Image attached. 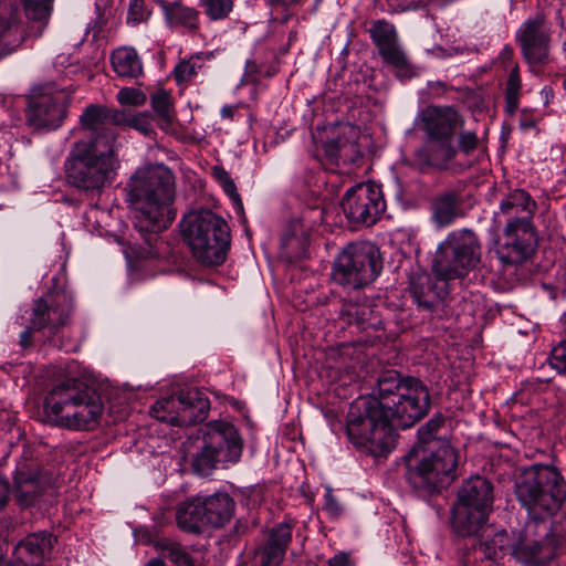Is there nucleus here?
Masks as SVG:
<instances>
[{"label":"nucleus","mask_w":566,"mask_h":566,"mask_svg":"<svg viewBox=\"0 0 566 566\" xmlns=\"http://www.w3.org/2000/svg\"><path fill=\"white\" fill-rule=\"evenodd\" d=\"M430 408L428 387L418 378L385 375L378 380V395L355 400L347 413L348 439L370 454L390 452L395 430L422 419Z\"/></svg>","instance_id":"1"},{"label":"nucleus","mask_w":566,"mask_h":566,"mask_svg":"<svg viewBox=\"0 0 566 566\" xmlns=\"http://www.w3.org/2000/svg\"><path fill=\"white\" fill-rule=\"evenodd\" d=\"M481 244L475 233L460 229L448 234L439 243L432 259L431 270L410 277L409 291L418 307L433 312L448 295V281L462 277L480 262Z\"/></svg>","instance_id":"2"},{"label":"nucleus","mask_w":566,"mask_h":566,"mask_svg":"<svg viewBox=\"0 0 566 566\" xmlns=\"http://www.w3.org/2000/svg\"><path fill=\"white\" fill-rule=\"evenodd\" d=\"M124 123V115L108 106L91 104L80 116L81 128L90 133V140L74 143L65 159V177H108L116 175L119 161L115 154V126Z\"/></svg>","instance_id":"3"},{"label":"nucleus","mask_w":566,"mask_h":566,"mask_svg":"<svg viewBox=\"0 0 566 566\" xmlns=\"http://www.w3.org/2000/svg\"><path fill=\"white\" fill-rule=\"evenodd\" d=\"M174 179H130L128 200L136 208L135 227L144 239L137 255L143 259L160 256L163 242L158 233L166 229L176 214L170 208L175 199Z\"/></svg>","instance_id":"4"},{"label":"nucleus","mask_w":566,"mask_h":566,"mask_svg":"<svg viewBox=\"0 0 566 566\" xmlns=\"http://www.w3.org/2000/svg\"><path fill=\"white\" fill-rule=\"evenodd\" d=\"M44 411L55 424L71 430H92L98 423L104 403L98 391L72 378L54 386L44 399Z\"/></svg>","instance_id":"5"},{"label":"nucleus","mask_w":566,"mask_h":566,"mask_svg":"<svg viewBox=\"0 0 566 566\" xmlns=\"http://www.w3.org/2000/svg\"><path fill=\"white\" fill-rule=\"evenodd\" d=\"M514 492L528 521H549L566 500V481L558 469L551 464L535 463L523 468Z\"/></svg>","instance_id":"6"},{"label":"nucleus","mask_w":566,"mask_h":566,"mask_svg":"<svg viewBox=\"0 0 566 566\" xmlns=\"http://www.w3.org/2000/svg\"><path fill=\"white\" fill-rule=\"evenodd\" d=\"M180 232L192 256L202 265L218 266L230 249V228L211 210L190 211L180 222Z\"/></svg>","instance_id":"7"},{"label":"nucleus","mask_w":566,"mask_h":566,"mask_svg":"<svg viewBox=\"0 0 566 566\" xmlns=\"http://www.w3.org/2000/svg\"><path fill=\"white\" fill-rule=\"evenodd\" d=\"M382 270L377 245L369 241L349 243L336 258L332 277L345 289H361L373 283Z\"/></svg>","instance_id":"8"},{"label":"nucleus","mask_w":566,"mask_h":566,"mask_svg":"<svg viewBox=\"0 0 566 566\" xmlns=\"http://www.w3.org/2000/svg\"><path fill=\"white\" fill-rule=\"evenodd\" d=\"M493 504L492 483L480 475L465 480L458 491L457 502L452 509V527L460 536L476 533Z\"/></svg>","instance_id":"9"},{"label":"nucleus","mask_w":566,"mask_h":566,"mask_svg":"<svg viewBox=\"0 0 566 566\" xmlns=\"http://www.w3.org/2000/svg\"><path fill=\"white\" fill-rule=\"evenodd\" d=\"M243 441L237 428L227 421H210L203 431V447L193 459V470L208 475L218 463H237Z\"/></svg>","instance_id":"10"},{"label":"nucleus","mask_w":566,"mask_h":566,"mask_svg":"<svg viewBox=\"0 0 566 566\" xmlns=\"http://www.w3.org/2000/svg\"><path fill=\"white\" fill-rule=\"evenodd\" d=\"M560 543L551 521H527L513 531L511 556L525 566H544L558 555Z\"/></svg>","instance_id":"11"},{"label":"nucleus","mask_w":566,"mask_h":566,"mask_svg":"<svg viewBox=\"0 0 566 566\" xmlns=\"http://www.w3.org/2000/svg\"><path fill=\"white\" fill-rule=\"evenodd\" d=\"M458 119L457 111L450 106H428L420 113L418 128L426 133L430 143H437V147L430 145L429 166L443 170L454 158L452 137Z\"/></svg>","instance_id":"12"},{"label":"nucleus","mask_w":566,"mask_h":566,"mask_svg":"<svg viewBox=\"0 0 566 566\" xmlns=\"http://www.w3.org/2000/svg\"><path fill=\"white\" fill-rule=\"evenodd\" d=\"M359 129L355 125L343 124L334 137L323 146L327 165L335 166L329 171L347 177H359L371 172L369 158L365 157L357 144Z\"/></svg>","instance_id":"13"},{"label":"nucleus","mask_w":566,"mask_h":566,"mask_svg":"<svg viewBox=\"0 0 566 566\" xmlns=\"http://www.w3.org/2000/svg\"><path fill=\"white\" fill-rule=\"evenodd\" d=\"M457 465L455 449L447 442H439V447L422 457L416 467H408L406 476L415 489L431 493L453 480Z\"/></svg>","instance_id":"14"},{"label":"nucleus","mask_w":566,"mask_h":566,"mask_svg":"<svg viewBox=\"0 0 566 566\" xmlns=\"http://www.w3.org/2000/svg\"><path fill=\"white\" fill-rule=\"evenodd\" d=\"M343 209L346 217L355 223L375 224L386 210L380 185L368 179L348 189L343 200Z\"/></svg>","instance_id":"15"},{"label":"nucleus","mask_w":566,"mask_h":566,"mask_svg":"<svg viewBox=\"0 0 566 566\" xmlns=\"http://www.w3.org/2000/svg\"><path fill=\"white\" fill-rule=\"evenodd\" d=\"M73 300L66 292H49L34 301L29 323L35 331L55 335L71 319Z\"/></svg>","instance_id":"16"},{"label":"nucleus","mask_w":566,"mask_h":566,"mask_svg":"<svg viewBox=\"0 0 566 566\" xmlns=\"http://www.w3.org/2000/svg\"><path fill=\"white\" fill-rule=\"evenodd\" d=\"M536 234L532 222L526 219L506 220L503 241L496 255L503 264L516 265L526 261L535 251Z\"/></svg>","instance_id":"17"},{"label":"nucleus","mask_w":566,"mask_h":566,"mask_svg":"<svg viewBox=\"0 0 566 566\" xmlns=\"http://www.w3.org/2000/svg\"><path fill=\"white\" fill-rule=\"evenodd\" d=\"M175 412L169 421L176 426H191L206 419L210 402L197 389L180 391L177 397L156 402V407Z\"/></svg>","instance_id":"18"},{"label":"nucleus","mask_w":566,"mask_h":566,"mask_svg":"<svg viewBox=\"0 0 566 566\" xmlns=\"http://www.w3.org/2000/svg\"><path fill=\"white\" fill-rule=\"evenodd\" d=\"M66 101L62 94H42L29 102L28 123L35 129H55L66 117Z\"/></svg>","instance_id":"19"},{"label":"nucleus","mask_w":566,"mask_h":566,"mask_svg":"<svg viewBox=\"0 0 566 566\" xmlns=\"http://www.w3.org/2000/svg\"><path fill=\"white\" fill-rule=\"evenodd\" d=\"M517 41L530 65H544L549 61V34L541 20L525 21L518 30Z\"/></svg>","instance_id":"20"},{"label":"nucleus","mask_w":566,"mask_h":566,"mask_svg":"<svg viewBox=\"0 0 566 566\" xmlns=\"http://www.w3.org/2000/svg\"><path fill=\"white\" fill-rule=\"evenodd\" d=\"M160 8L164 21L172 32L196 35L200 31V12L192 7H188L179 0L160 1Z\"/></svg>","instance_id":"21"},{"label":"nucleus","mask_w":566,"mask_h":566,"mask_svg":"<svg viewBox=\"0 0 566 566\" xmlns=\"http://www.w3.org/2000/svg\"><path fill=\"white\" fill-rule=\"evenodd\" d=\"M465 537H476L478 548L486 559L499 560L511 555L513 544V531L507 533L504 528H497L483 522V526L474 533Z\"/></svg>","instance_id":"22"},{"label":"nucleus","mask_w":566,"mask_h":566,"mask_svg":"<svg viewBox=\"0 0 566 566\" xmlns=\"http://www.w3.org/2000/svg\"><path fill=\"white\" fill-rule=\"evenodd\" d=\"M201 503L207 527H222L233 517L235 503L227 492L201 496Z\"/></svg>","instance_id":"23"},{"label":"nucleus","mask_w":566,"mask_h":566,"mask_svg":"<svg viewBox=\"0 0 566 566\" xmlns=\"http://www.w3.org/2000/svg\"><path fill=\"white\" fill-rule=\"evenodd\" d=\"M202 510L201 496L180 503L176 511L178 527L188 533L200 534L207 527Z\"/></svg>","instance_id":"24"},{"label":"nucleus","mask_w":566,"mask_h":566,"mask_svg":"<svg viewBox=\"0 0 566 566\" xmlns=\"http://www.w3.org/2000/svg\"><path fill=\"white\" fill-rule=\"evenodd\" d=\"M535 209V201L523 189L511 191L500 203V211L507 216V220L526 219V221L532 222Z\"/></svg>","instance_id":"25"},{"label":"nucleus","mask_w":566,"mask_h":566,"mask_svg":"<svg viewBox=\"0 0 566 566\" xmlns=\"http://www.w3.org/2000/svg\"><path fill=\"white\" fill-rule=\"evenodd\" d=\"M310 228L301 220H292L282 235L283 253L290 259L302 258L308 245Z\"/></svg>","instance_id":"26"},{"label":"nucleus","mask_w":566,"mask_h":566,"mask_svg":"<svg viewBox=\"0 0 566 566\" xmlns=\"http://www.w3.org/2000/svg\"><path fill=\"white\" fill-rule=\"evenodd\" d=\"M111 63L114 72L126 78H137L143 75V63L134 48L124 46L113 51Z\"/></svg>","instance_id":"27"},{"label":"nucleus","mask_w":566,"mask_h":566,"mask_svg":"<svg viewBox=\"0 0 566 566\" xmlns=\"http://www.w3.org/2000/svg\"><path fill=\"white\" fill-rule=\"evenodd\" d=\"M24 33L20 23L7 11H0V57L14 52L23 42Z\"/></svg>","instance_id":"28"},{"label":"nucleus","mask_w":566,"mask_h":566,"mask_svg":"<svg viewBox=\"0 0 566 566\" xmlns=\"http://www.w3.org/2000/svg\"><path fill=\"white\" fill-rule=\"evenodd\" d=\"M343 318L349 324H355L359 329L381 328L382 322L369 305L348 304L342 311Z\"/></svg>","instance_id":"29"},{"label":"nucleus","mask_w":566,"mask_h":566,"mask_svg":"<svg viewBox=\"0 0 566 566\" xmlns=\"http://www.w3.org/2000/svg\"><path fill=\"white\" fill-rule=\"evenodd\" d=\"M382 61L396 71L398 77H411L413 72L407 55L399 46L398 42L389 44L378 50Z\"/></svg>","instance_id":"30"},{"label":"nucleus","mask_w":566,"mask_h":566,"mask_svg":"<svg viewBox=\"0 0 566 566\" xmlns=\"http://www.w3.org/2000/svg\"><path fill=\"white\" fill-rule=\"evenodd\" d=\"M38 480V469L33 461L25 457L17 464L14 482L21 495L35 494V482Z\"/></svg>","instance_id":"31"},{"label":"nucleus","mask_w":566,"mask_h":566,"mask_svg":"<svg viewBox=\"0 0 566 566\" xmlns=\"http://www.w3.org/2000/svg\"><path fill=\"white\" fill-rule=\"evenodd\" d=\"M150 105L156 115L158 125L163 129L170 128L174 122L172 102L170 94L165 90L156 91L150 97Z\"/></svg>","instance_id":"32"},{"label":"nucleus","mask_w":566,"mask_h":566,"mask_svg":"<svg viewBox=\"0 0 566 566\" xmlns=\"http://www.w3.org/2000/svg\"><path fill=\"white\" fill-rule=\"evenodd\" d=\"M458 196L454 192H448L437 199L434 203V218L437 222L444 227L453 222L457 217Z\"/></svg>","instance_id":"33"},{"label":"nucleus","mask_w":566,"mask_h":566,"mask_svg":"<svg viewBox=\"0 0 566 566\" xmlns=\"http://www.w3.org/2000/svg\"><path fill=\"white\" fill-rule=\"evenodd\" d=\"M54 0H24V12L29 20L39 23L41 32L49 22Z\"/></svg>","instance_id":"34"},{"label":"nucleus","mask_w":566,"mask_h":566,"mask_svg":"<svg viewBox=\"0 0 566 566\" xmlns=\"http://www.w3.org/2000/svg\"><path fill=\"white\" fill-rule=\"evenodd\" d=\"M369 34L378 50L398 42V34L395 27L386 20L375 21L369 29Z\"/></svg>","instance_id":"35"},{"label":"nucleus","mask_w":566,"mask_h":566,"mask_svg":"<svg viewBox=\"0 0 566 566\" xmlns=\"http://www.w3.org/2000/svg\"><path fill=\"white\" fill-rule=\"evenodd\" d=\"M203 67L200 54L180 61L174 69V77L177 84L189 82Z\"/></svg>","instance_id":"36"},{"label":"nucleus","mask_w":566,"mask_h":566,"mask_svg":"<svg viewBox=\"0 0 566 566\" xmlns=\"http://www.w3.org/2000/svg\"><path fill=\"white\" fill-rule=\"evenodd\" d=\"M200 7L211 21L224 20L233 10V0H200Z\"/></svg>","instance_id":"37"},{"label":"nucleus","mask_w":566,"mask_h":566,"mask_svg":"<svg viewBox=\"0 0 566 566\" xmlns=\"http://www.w3.org/2000/svg\"><path fill=\"white\" fill-rule=\"evenodd\" d=\"M292 525L290 523H279L271 528L266 539V544L286 553L292 542Z\"/></svg>","instance_id":"38"},{"label":"nucleus","mask_w":566,"mask_h":566,"mask_svg":"<svg viewBox=\"0 0 566 566\" xmlns=\"http://www.w3.org/2000/svg\"><path fill=\"white\" fill-rule=\"evenodd\" d=\"M521 86L518 70L517 67H514L509 74L505 90V101L511 113H513L518 107Z\"/></svg>","instance_id":"39"},{"label":"nucleus","mask_w":566,"mask_h":566,"mask_svg":"<svg viewBox=\"0 0 566 566\" xmlns=\"http://www.w3.org/2000/svg\"><path fill=\"white\" fill-rule=\"evenodd\" d=\"M164 557L175 566H193V560L188 552L178 543H168L163 547Z\"/></svg>","instance_id":"40"},{"label":"nucleus","mask_w":566,"mask_h":566,"mask_svg":"<svg viewBox=\"0 0 566 566\" xmlns=\"http://www.w3.org/2000/svg\"><path fill=\"white\" fill-rule=\"evenodd\" d=\"M285 557L281 549L272 547L264 543L255 551V558L260 566H280Z\"/></svg>","instance_id":"41"},{"label":"nucleus","mask_w":566,"mask_h":566,"mask_svg":"<svg viewBox=\"0 0 566 566\" xmlns=\"http://www.w3.org/2000/svg\"><path fill=\"white\" fill-rule=\"evenodd\" d=\"M170 169L161 163H145L134 174L133 177H170Z\"/></svg>","instance_id":"42"},{"label":"nucleus","mask_w":566,"mask_h":566,"mask_svg":"<svg viewBox=\"0 0 566 566\" xmlns=\"http://www.w3.org/2000/svg\"><path fill=\"white\" fill-rule=\"evenodd\" d=\"M117 99L122 105L142 106L146 103V95L138 88L125 87L117 94Z\"/></svg>","instance_id":"43"},{"label":"nucleus","mask_w":566,"mask_h":566,"mask_svg":"<svg viewBox=\"0 0 566 566\" xmlns=\"http://www.w3.org/2000/svg\"><path fill=\"white\" fill-rule=\"evenodd\" d=\"M149 15V12L146 10L144 0H130L128 13H127V23L132 25H137L140 22L145 21Z\"/></svg>","instance_id":"44"},{"label":"nucleus","mask_w":566,"mask_h":566,"mask_svg":"<svg viewBox=\"0 0 566 566\" xmlns=\"http://www.w3.org/2000/svg\"><path fill=\"white\" fill-rule=\"evenodd\" d=\"M549 364L557 373L566 375V339L552 349Z\"/></svg>","instance_id":"45"},{"label":"nucleus","mask_w":566,"mask_h":566,"mask_svg":"<svg viewBox=\"0 0 566 566\" xmlns=\"http://www.w3.org/2000/svg\"><path fill=\"white\" fill-rule=\"evenodd\" d=\"M443 423V417L438 415L431 418L424 426L420 427L418 430V437L421 442L428 443L430 442L434 436L437 434L439 428Z\"/></svg>","instance_id":"46"},{"label":"nucleus","mask_w":566,"mask_h":566,"mask_svg":"<svg viewBox=\"0 0 566 566\" xmlns=\"http://www.w3.org/2000/svg\"><path fill=\"white\" fill-rule=\"evenodd\" d=\"M129 127L135 128L144 136H149L154 133L149 115L140 113L124 120Z\"/></svg>","instance_id":"47"},{"label":"nucleus","mask_w":566,"mask_h":566,"mask_svg":"<svg viewBox=\"0 0 566 566\" xmlns=\"http://www.w3.org/2000/svg\"><path fill=\"white\" fill-rule=\"evenodd\" d=\"M324 510L333 518H337L344 512L343 505L337 501L329 486L325 489Z\"/></svg>","instance_id":"48"},{"label":"nucleus","mask_w":566,"mask_h":566,"mask_svg":"<svg viewBox=\"0 0 566 566\" xmlns=\"http://www.w3.org/2000/svg\"><path fill=\"white\" fill-rule=\"evenodd\" d=\"M479 145V138L474 132L461 130L459 134V148L460 151L469 155L473 153Z\"/></svg>","instance_id":"49"},{"label":"nucleus","mask_w":566,"mask_h":566,"mask_svg":"<svg viewBox=\"0 0 566 566\" xmlns=\"http://www.w3.org/2000/svg\"><path fill=\"white\" fill-rule=\"evenodd\" d=\"M71 185L85 192L99 189L104 186L103 179H72Z\"/></svg>","instance_id":"50"},{"label":"nucleus","mask_w":566,"mask_h":566,"mask_svg":"<svg viewBox=\"0 0 566 566\" xmlns=\"http://www.w3.org/2000/svg\"><path fill=\"white\" fill-rule=\"evenodd\" d=\"M260 67L254 60H248L244 67V80L247 82H256L260 75Z\"/></svg>","instance_id":"51"},{"label":"nucleus","mask_w":566,"mask_h":566,"mask_svg":"<svg viewBox=\"0 0 566 566\" xmlns=\"http://www.w3.org/2000/svg\"><path fill=\"white\" fill-rule=\"evenodd\" d=\"M271 9H283L287 11L291 7L300 6L306 0H265Z\"/></svg>","instance_id":"52"},{"label":"nucleus","mask_w":566,"mask_h":566,"mask_svg":"<svg viewBox=\"0 0 566 566\" xmlns=\"http://www.w3.org/2000/svg\"><path fill=\"white\" fill-rule=\"evenodd\" d=\"M221 181H223L224 190L230 193V196L234 200L238 209L240 211H242L243 210V206H242V202H241V199H240L239 195L235 192L233 180L232 179H221Z\"/></svg>","instance_id":"53"},{"label":"nucleus","mask_w":566,"mask_h":566,"mask_svg":"<svg viewBox=\"0 0 566 566\" xmlns=\"http://www.w3.org/2000/svg\"><path fill=\"white\" fill-rule=\"evenodd\" d=\"M33 331H35V329L32 328V326L30 325L23 332H21L19 344L22 348L25 349L32 345V332Z\"/></svg>","instance_id":"54"},{"label":"nucleus","mask_w":566,"mask_h":566,"mask_svg":"<svg viewBox=\"0 0 566 566\" xmlns=\"http://www.w3.org/2000/svg\"><path fill=\"white\" fill-rule=\"evenodd\" d=\"M329 566H348L349 559L346 554H338L332 557L328 562Z\"/></svg>","instance_id":"55"},{"label":"nucleus","mask_w":566,"mask_h":566,"mask_svg":"<svg viewBox=\"0 0 566 566\" xmlns=\"http://www.w3.org/2000/svg\"><path fill=\"white\" fill-rule=\"evenodd\" d=\"M9 494V486L6 481L0 478V509H2L7 502Z\"/></svg>","instance_id":"56"},{"label":"nucleus","mask_w":566,"mask_h":566,"mask_svg":"<svg viewBox=\"0 0 566 566\" xmlns=\"http://www.w3.org/2000/svg\"><path fill=\"white\" fill-rule=\"evenodd\" d=\"M233 114H234V108L232 106H229V105H224L222 108H221V116L223 118H232L233 117Z\"/></svg>","instance_id":"57"},{"label":"nucleus","mask_w":566,"mask_h":566,"mask_svg":"<svg viewBox=\"0 0 566 566\" xmlns=\"http://www.w3.org/2000/svg\"><path fill=\"white\" fill-rule=\"evenodd\" d=\"M145 566H165V563L160 558H151Z\"/></svg>","instance_id":"58"},{"label":"nucleus","mask_w":566,"mask_h":566,"mask_svg":"<svg viewBox=\"0 0 566 566\" xmlns=\"http://www.w3.org/2000/svg\"><path fill=\"white\" fill-rule=\"evenodd\" d=\"M419 179H412V182L408 185V191L412 192L413 189H418L420 187Z\"/></svg>","instance_id":"59"},{"label":"nucleus","mask_w":566,"mask_h":566,"mask_svg":"<svg viewBox=\"0 0 566 566\" xmlns=\"http://www.w3.org/2000/svg\"><path fill=\"white\" fill-rule=\"evenodd\" d=\"M223 175H226V172H224V171H222V174H220V172H219V170H218V168H217V167H214V177L220 178V177H223Z\"/></svg>","instance_id":"60"},{"label":"nucleus","mask_w":566,"mask_h":566,"mask_svg":"<svg viewBox=\"0 0 566 566\" xmlns=\"http://www.w3.org/2000/svg\"><path fill=\"white\" fill-rule=\"evenodd\" d=\"M563 87H564V90H565V92H566V78H565V80H564V82H563Z\"/></svg>","instance_id":"61"}]
</instances>
